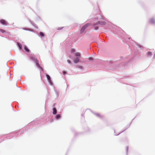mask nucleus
I'll use <instances>...</instances> for the list:
<instances>
[{"mask_svg": "<svg viewBox=\"0 0 155 155\" xmlns=\"http://www.w3.org/2000/svg\"><path fill=\"white\" fill-rule=\"evenodd\" d=\"M150 22L151 23H153L155 22V20L153 18H151L150 19Z\"/></svg>", "mask_w": 155, "mask_h": 155, "instance_id": "5", "label": "nucleus"}, {"mask_svg": "<svg viewBox=\"0 0 155 155\" xmlns=\"http://www.w3.org/2000/svg\"><path fill=\"white\" fill-rule=\"evenodd\" d=\"M24 49H25V51L27 52H29V50L26 46H24Z\"/></svg>", "mask_w": 155, "mask_h": 155, "instance_id": "8", "label": "nucleus"}, {"mask_svg": "<svg viewBox=\"0 0 155 155\" xmlns=\"http://www.w3.org/2000/svg\"><path fill=\"white\" fill-rule=\"evenodd\" d=\"M35 61L36 65L38 68H39L41 70H43V69L42 68L40 67V66L39 64L38 61L36 59H35Z\"/></svg>", "mask_w": 155, "mask_h": 155, "instance_id": "2", "label": "nucleus"}, {"mask_svg": "<svg viewBox=\"0 0 155 155\" xmlns=\"http://www.w3.org/2000/svg\"><path fill=\"white\" fill-rule=\"evenodd\" d=\"M89 59L90 60H93V58H89Z\"/></svg>", "mask_w": 155, "mask_h": 155, "instance_id": "19", "label": "nucleus"}, {"mask_svg": "<svg viewBox=\"0 0 155 155\" xmlns=\"http://www.w3.org/2000/svg\"><path fill=\"white\" fill-rule=\"evenodd\" d=\"M97 116H99V114H97Z\"/></svg>", "mask_w": 155, "mask_h": 155, "instance_id": "21", "label": "nucleus"}, {"mask_svg": "<svg viewBox=\"0 0 155 155\" xmlns=\"http://www.w3.org/2000/svg\"><path fill=\"white\" fill-rule=\"evenodd\" d=\"M75 56H78L79 57L80 56V54L78 52H76L75 53Z\"/></svg>", "mask_w": 155, "mask_h": 155, "instance_id": "7", "label": "nucleus"}, {"mask_svg": "<svg viewBox=\"0 0 155 155\" xmlns=\"http://www.w3.org/2000/svg\"><path fill=\"white\" fill-rule=\"evenodd\" d=\"M61 117V115L59 114H58L57 115V116H56V118L58 119L59 118H60Z\"/></svg>", "mask_w": 155, "mask_h": 155, "instance_id": "11", "label": "nucleus"}, {"mask_svg": "<svg viewBox=\"0 0 155 155\" xmlns=\"http://www.w3.org/2000/svg\"><path fill=\"white\" fill-rule=\"evenodd\" d=\"M152 54L151 52H149L148 53L147 55L148 56H151Z\"/></svg>", "mask_w": 155, "mask_h": 155, "instance_id": "15", "label": "nucleus"}, {"mask_svg": "<svg viewBox=\"0 0 155 155\" xmlns=\"http://www.w3.org/2000/svg\"><path fill=\"white\" fill-rule=\"evenodd\" d=\"M67 62H68V63H69V64H71V61H70V60H67Z\"/></svg>", "mask_w": 155, "mask_h": 155, "instance_id": "18", "label": "nucleus"}, {"mask_svg": "<svg viewBox=\"0 0 155 155\" xmlns=\"http://www.w3.org/2000/svg\"><path fill=\"white\" fill-rule=\"evenodd\" d=\"M0 31L3 33L5 32V31L2 29H0Z\"/></svg>", "mask_w": 155, "mask_h": 155, "instance_id": "14", "label": "nucleus"}, {"mask_svg": "<svg viewBox=\"0 0 155 155\" xmlns=\"http://www.w3.org/2000/svg\"><path fill=\"white\" fill-rule=\"evenodd\" d=\"M75 51V50H74V49L72 48L71 49V52L73 53V52H74Z\"/></svg>", "mask_w": 155, "mask_h": 155, "instance_id": "16", "label": "nucleus"}, {"mask_svg": "<svg viewBox=\"0 0 155 155\" xmlns=\"http://www.w3.org/2000/svg\"><path fill=\"white\" fill-rule=\"evenodd\" d=\"M0 23L3 25H5L6 22L5 21L4 19H2L0 21Z\"/></svg>", "mask_w": 155, "mask_h": 155, "instance_id": "4", "label": "nucleus"}, {"mask_svg": "<svg viewBox=\"0 0 155 155\" xmlns=\"http://www.w3.org/2000/svg\"><path fill=\"white\" fill-rule=\"evenodd\" d=\"M46 76L48 80L49 81H51V80L50 76L48 74H46Z\"/></svg>", "mask_w": 155, "mask_h": 155, "instance_id": "9", "label": "nucleus"}, {"mask_svg": "<svg viewBox=\"0 0 155 155\" xmlns=\"http://www.w3.org/2000/svg\"><path fill=\"white\" fill-rule=\"evenodd\" d=\"M18 47L20 48V49H22V45H21V44L19 43H18Z\"/></svg>", "mask_w": 155, "mask_h": 155, "instance_id": "12", "label": "nucleus"}, {"mask_svg": "<svg viewBox=\"0 0 155 155\" xmlns=\"http://www.w3.org/2000/svg\"><path fill=\"white\" fill-rule=\"evenodd\" d=\"M154 56L155 57V54H154Z\"/></svg>", "mask_w": 155, "mask_h": 155, "instance_id": "22", "label": "nucleus"}, {"mask_svg": "<svg viewBox=\"0 0 155 155\" xmlns=\"http://www.w3.org/2000/svg\"><path fill=\"white\" fill-rule=\"evenodd\" d=\"M40 35L42 37H44V34L42 32H40Z\"/></svg>", "mask_w": 155, "mask_h": 155, "instance_id": "13", "label": "nucleus"}, {"mask_svg": "<svg viewBox=\"0 0 155 155\" xmlns=\"http://www.w3.org/2000/svg\"><path fill=\"white\" fill-rule=\"evenodd\" d=\"M98 23L100 25H105L106 24L105 22L104 21H101V22H99Z\"/></svg>", "mask_w": 155, "mask_h": 155, "instance_id": "10", "label": "nucleus"}, {"mask_svg": "<svg viewBox=\"0 0 155 155\" xmlns=\"http://www.w3.org/2000/svg\"><path fill=\"white\" fill-rule=\"evenodd\" d=\"M74 63L76 64L78 63L79 61V57H77L75 58L74 60Z\"/></svg>", "mask_w": 155, "mask_h": 155, "instance_id": "3", "label": "nucleus"}, {"mask_svg": "<svg viewBox=\"0 0 155 155\" xmlns=\"http://www.w3.org/2000/svg\"><path fill=\"white\" fill-rule=\"evenodd\" d=\"M66 73L65 71H63V74L64 75H65L66 74Z\"/></svg>", "mask_w": 155, "mask_h": 155, "instance_id": "17", "label": "nucleus"}, {"mask_svg": "<svg viewBox=\"0 0 155 155\" xmlns=\"http://www.w3.org/2000/svg\"><path fill=\"white\" fill-rule=\"evenodd\" d=\"M88 24H86L81 28V33H83L85 29L88 26Z\"/></svg>", "mask_w": 155, "mask_h": 155, "instance_id": "1", "label": "nucleus"}, {"mask_svg": "<svg viewBox=\"0 0 155 155\" xmlns=\"http://www.w3.org/2000/svg\"><path fill=\"white\" fill-rule=\"evenodd\" d=\"M95 30H97L98 28V27H95Z\"/></svg>", "mask_w": 155, "mask_h": 155, "instance_id": "20", "label": "nucleus"}, {"mask_svg": "<svg viewBox=\"0 0 155 155\" xmlns=\"http://www.w3.org/2000/svg\"><path fill=\"white\" fill-rule=\"evenodd\" d=\"M57 113V110L55 108L53 109V114H55Z\"/></svg>", "mask_w": 155, "mask_h": 155, "instance_id": "6", "label": "nucleus"}]
</instances>
